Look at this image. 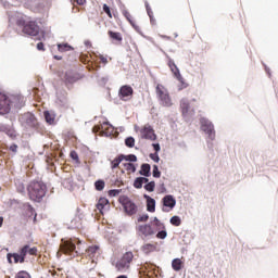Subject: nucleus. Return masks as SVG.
Returning <instances> with one entry per match:
<instances>
[{"label":"nucleus","mask_w":278,"mask_h":278,"mask_svg":"<svg viewBox=\"0 0 278 278\" xmlns=\"http://www.w3.org/2000/svg\"><path fill=\"white\" fill-rule=\"evenodd\" d=\"M138 231L140 236H143V238L155 236V230L153 229V227H151L150 224L139 225Z\"/></svg>","instance_id":"obj_13"},{"label":"nucleus","mask_w":278,"mask_h":278,"mask_svg":"<svg viewBox=\"0 0 278 278\" xmlns=\"http://www.w3.org/2000/svg\"><path fill=\"white\" fill-rule=\"evenodd\" d=\"M27 252L29 253V255H36V253H38V249H36V248H30V247L28 245Z\"/></svg>","instance_id":"obj_52"},{"label":"nucleus","mask_w":278,"mask_h":278,"mask_svg":"<svg viewBox=\"0 0 278 278\" xmlns=\"http://www.w3.org/2000/svg\"><path fill=\"white\" fill-rule=\"evenodd\" d=\"M123 160H125L126 162H138V156H136V154H123Z\"/></svg>","instance_id":"obj_37"},{"label":"nucleus","mask_w":278,"mask_h":278,"mask_svg":"<svg viewBox=\"0 0 278 278\" xmlns=\"http://www.w3.org/2000/svg\"><path fill=\"white\" fill-rule=\"evenodd\" d=\"M152 175L156 179H160V177H162V172H160V167H157V165H153Z\"/></svg>","instance_id":"obj_39"},{"label":"nucleus","mask_w":278,"mask_h":278,"mask_svg":"<svg viewBox=\"0 0 278 278\" xmlns=\"http://www.w3.org/2000/svg\"><path fill=\"white\" fill-rule=\"evenodd\" d=\"M123 154H119L117 157H115L113 161H111V168L114 170V168H118L121 166V162H123Z\"/></svg>","instance_id":"obj_25"},{"label":"nucleus","mask_w":278,"mask_h":278,"mask_svg":"<svg viewBox=\"0 0 278 278\" xmlns=\"http://www.w3.org/2000/svg\"><path fill=\"white\" fill-rule=\"evenodd\" d=\"M142 186H143L142 177H137L134 181V188H137V190H140Z\"/></svg>","instance_id":"obj_40"},{"label":"nucleus","mask_w":278,"mask_h":278,"mask_svg":"<svg viewBox=\"0 0 278 278\" xmlns=\"http://www.w3.org/2000/svg\"><path fill=\"white\" fill-rule=\"evenodd\" d=\"M122 12L125 18L128 21V23H130V25L134 27V29H136V31H140V26H137L136 24H134V21H131V14L128 13V11L125 9H123Z\"/></svg>","instance_id":"obj_22"},{"label":"nucleus","mask_w":278,"mask_h":278,"mask_svg":"<svg viewBox=\"0 0 278 278\" xmlns=\"http://www.w3.org/2000/svg\"><path fill=\"white\" fill-rule=\"evenodd\" d=\"M143 199H146V200H147V202H149V201L153 200V198H151V197H150V195H148V194H144V195H143Z\"/></svg>","instance_id":"obj_61"},{"label":"nucleus","mask_w":278,"mask_h":278,"mask_svg":"<svg viewBox=\"0 0 278 278\" xmlns=\"http://www.w3.org/2000/svg\"><path fill=\"white\" fill-rule=\"evenodd\" d=\"M81 227V217L74 216L71 222L67 224V228L70 229H80Z\"/></svg>","instance_id":"obj_18"},{"label":"nucleus","mask_w":278,"mask_h":278,"mask_svg":"<svg viewBox=\"0 0 278 278\" xmlns=\"http://www.w3.org/2000/svg\"><path fill=\"white\" fill-rule=\"evenodd\" d=\"M156 94L159 98L160 105H162L163 108H173V99L170 98L168 90H166L164 86H156Z\"/></svg>","instance_id":"obj_4"},{"label":"nucleus","mask_w":278,"mask_h":278,"mask_svg":"<svg viewBox=\"0 0 278 278\" xmlns=\"http://www.w3.org/2000/svg\"><path fill=\"white\" fill-rule=\"evenodd\" d=\"M43 116L46 118V123H48V125H54L55 123V114L49 112V111H45L43 112Z\"/></svg>","instance_id":"obj_21"},{"label":"nucleus","mask_w":278,"mask_h":278,"mask_svg":"<svg viewBox=\"0 0 278 278\" xmlns=\"http://www.w3.org/2000/svg\"><path fill=\"white\" fill-rule=\"evenodd\" d=\"M132 260H134V254L131 252H126L123 255V257L119 261H117L115 268H117L119 273H125V270L129 268V264H131Z\"/></svg>","instance_id":"obj_7"},{"label":"nucleus","mask_w":278,"mask_h":278,"mask_svg":"<svg viewBox=\"0 0 278 278\" xmlns=\"http://www.w3.org/2000/svg\"><path fill=\"white\" fill-rule=\"evenodd\" d=\"M161 51H162V53H164L165 58H167V60H168V62H167L168 67L172 68L173 66H175L176 65L175 61H173V59H170V56H168L164 50L161 49Z\"/></svg>","instance_id":"obj_43"},{"label":"nucleus","mask_w":278,"mask_h":278,"mask_svg":"<svg viewBox=\"0 0 278 278\" xmlns=\"http://www.w3.org/2000/svg\"><path fill=\"white\" fill-rule=\"evenodd\" d=\"M100 61L102 62V64H108V58L100 55Z\"/></svg>","instance_id":"obj_57"},{"label":"nucleus","mask_w":278,"mask_h":278,"mask_svg":"<svg viewBox=\"0 0 278 278\" xmlns=\"http://www.w3.org/2000/svg\"><path fill=\"white\" fill-rule=\"evenodd\" d=\"M146 10H147V13H148V16H149L151 23H153V11L151 10L149 2H146Z\"/></svg>","instance_id":"obj_41"},{"label":"nucleus","mask_w":278,"mask_h":278,"mask_svg":"<svg viewBox=\"0 0 278 278\" xmlns=\"http://www.w3.org/2000/svg\"><path fill=\"white\" fill-rule=\"evenodd\" d=\"M149 220V214H143L138 217V223H147Z\"/></svg>","instance_id":"obj_47"},{"label":"nucleus","mask_w":278,"mask_h":278,"mask_svg":"<svg viewBox=\"0 0 278 278\" xmlns=\"http://www.w3.org/2000/svg\"><path fill=\"white\" fill-rule=\"evenodd\" d=\"M58 50L61 52V53H64L66 51H73V48L68 45V43H59L58 45Z\"/></svg>","instance_id":"obj_29"},{"label":"nucleus","mask_w":278,"mask_h":278,"mask_svg":"<svg viewBox=\"0 0 278 278\" xmlns=\"http://www.w3.org/2000/svg\"><path fill=\"white\" fill-rule=\"evenodd\" d=\"M139 175L142 177H149L151 175V165L148 163H143L141 165V169L139 170Z\"/></svg>","instance_id":"obj_19"},{"label":"nucleus","mask_w":278,"mask_h":278,"mask_svg":"<svg viewBox=\"0 0 278 278\" xmlns=\"http://www.w3.org/2000/svg\"><path fill=\"white\" fill-rule=\"evenodd\" d=\"M27 190L29 199L37 201V203H40L47 194V186L42 181H31Z\"/></svg>","instance_id":"obj_3"},{"label":"nucleus","mask_w":278,"mask_h":278,"mask_svg":"<svg viewBox=\"0 0 278 278\" xmlns=\"http://www.w3.org/2000/svg\"><path fill=\"white\" fill-rule=\"evenodd\" d=\"M142 251H143V253L149 254V253L155 251V245L148 243L142 247Z\"/></svg>","instance_id":"obj_31"},{"label":"nucleus","mask_w":278,"mask_h":278,"mask_svg":"<svg viewBox=\"0 0 278 278\" xmlns=\"http://www.w3.org/2000/svg\"><path fill=\"white\" fill-rule=\"evenodd\" d=\"M141 136L146 140H156L157 136L155 135V130H153V127L151 125H146L141 130Z\"/></svg>","instance_id":"obj_14"},{"label":"nucleus","mask_w":278,"mask_h":278,"mask_svg":"<svg viewBox=\"0 0 278 278\" xmlns=\"http://www.w3.org/2000/svg\"><path fill=\"white\" fill-rule=\"evenodd\" d=\"M152 147H153L155 153H160V151H161V149H162V148L160 147V143H153Z\"/></svg>","instance_id":"obj_53"},{"label":"nucleus","mask_w":278,"mask_h":278,"mask_svg":"<svg viewBox=\"0 0 278 278\" xmlns=\"http://www.w3.org/2000/svg\"><path fill=\"white\" fill-rule=\"evenodd\" d=\"M118 97L122 101H129L134 97V88L129 85H124L119 88Z\"/></svg>","instance_id":"obj_11"},{"label":"nucleus","mask_w":278,"mask_h":278,"mask_svg":"<svg viewBox=\"0 0 278 278\" xmlns=\"http://www.w3.org/2000/svg\"><path fill=\"white\" fill-rule=\"evenodd\" d=\"M172 268L176 270V273H179V270L184 268V262L181 261V258H174L172 261Z\"/></svg>","instance_id":"obj_20"},{"label":"nucleus","mask_w":278,"mask_h":278,"mask_svg":"<svg viewBox=\"0 0 278 278\" xmlns=\"http://www.w3.org/2000/svg\"><path fill=\"white\" fill-rule=\"evenodd\" d=\"M125 144L129 149H134V147L136 144V139H134V137H128V138L125 139Z\"/></svg>","instance_id":"obj_34"},{"label":"nucleus","mask_w":278,"mask_h":278,"mask_svg":"<svg viewBox=\"0 0 278 278\" xmlns=\"http://www.w3.org/2000/svg\"><path fill=\"white\" fill-rule=\"evenodd\" d=\"M17 27H22L23 34L26 36H38L40 34V26L34 21L27 22L25 16L17 14L15 20Z\"/></svg>","instance_id":"obj_2"},{"label":"nucleus","mask_w":278,"mask_h":278,"mask_svg":"<svg viewBox=\"0 0 278 278\" xmlns=\"http://www.w3.org/2000/svg\"><path fill=\"white\" fill-rule=\"evenodd\" d=\"M18 123L24 131H36V129H40V122L36 115L31 112H26L18 116Z\"/></svg>","instance_id":"obj_1"},{"label":"nucleus","mask_w":278,"mask_h":278,"mask_svg":"<svg viewBox=\"0 0 278 278\" xmlns=\"http://www.w3.org/2000/svg\"><path fill=\"white\" fill-rule=\"evenodd\" d=\"M153 223H154V226L157 228V229H164V225L162 224V222H160V219L157 217H154L153 218Z\"/></svg>","instance_id":"obj_45"},{"label":"nucleus","mask_w":278,"mask_h":278,"mask_svg":"<svg viewBox=\"0 0 278 278\" xmlns=\"http://www.w3.org/2000/svg\"><path fill=\"white\" fill-rule=\"evenodd\" d=\"M161 38H164L165 40H170V37H168L166 35H162Z\"/></svg>","instance_id":"obj_64"},{"label":"nucleus","mask_w":278,"mask_h":278,"mask_svg":"<svg viewBox=\"0 0 278 278\" xmlns=\"http://www.w3.org/2000/svg\"><path fill=\"white\" fill-rule=\"evenodd\" d=\"M75 249H77L75 247V242H73V240H64L62 239V243L60 245V251L61 253H64L65 255H77V251H75Z\"/></svg>","instance_id":"obj_9"},{"label":"nucleus","mask_w":278,"mask_h":278,"mask_svg":"<svg viewBox=\"0 0 278 278\" xmlns=\"http://www.w3.org/2000/svg\"><path fill=\"white\" fill-rule=\"evenodd\" d=\"M109 36H110V38H112L113 40H116L117 42L123 41V36L121 35V33L110 30Z\"/></svg>","instance_id":"obj_28"},{"label":"nucleus","mask_w":278,"mask_h":278,"mask_svg":"<svg viewBox=\"0 0 278 278\" xmlns=\"http://www.w3.org/2000/svg\"><path fill=\"white\" fill-rule=\"evenodd\" d=\"M124 210L129 216H134V214L138 212L136 203L131 202L130 200H126V202L124 203Z\"/></svg>","instance_id":"obj_16"},{"label":"nucleus","mask_w":278,"mask_h":278,"mask_svg":"<svg viewBox=\"0 0 278 278\" xmlns=\"http://www.w3.org/2000/svg\"><path fill=\"white\" fill-rule=\"evenodd\" d=\"M72 160H79V155H77V152H71Z\"/></svg>","instance_id":"obj_56"},{"label":"nucleus","mask_w":278,"mask_h":278,"mask_svg":"<svg viewBox=\"0 0 278 278\" xmlns=\"http://www.w3.org/2000/svg\"><path fill=\"white\" fill-rule=\"evenodd\" d=\"M121 189H111L109 190V197H118L121 194Z\"/></svg>","instance_id":"obj_44"},{"label":"nucleus","mask_w":278,"mask_h":278,"mask_svg":"<svg viewBox=\"0 0 278 278\" xmlns=\"http://www.w3.org/2000/svg\"><path fill=\"white\" fill-rule=\"evenodd\" d=\"M168 236V232L166 231V227L164 226L163 230H159L156 233V238L159 240H165V238Z\"/></svg>","instance_id":"obj_32"},{"label":"nucleus","mask_w":278,"mask_h":278,"mask_svg":"<svg viewBox=\"0 0 278 278\" xmlns=\"http://www.w3.org/2000/svg\"><path fill=\"white\" fill-rule=\"evenodd\" d=\"M150 159H152L156 164L160 163V155L157 153H151Z\"/></svg>","instance_id":"obj_49"},{"label":"nucleus","mask_w":278,"mask_h":278,"mask_svg":"<svg viewBox=\"0 0 278 278\" xmlns=\"http://www.w3.org/2000/svg\"><path fill=\"white\" fill-rule=\"evenodd\" d=\"M10 100V108H16L17 110H21L23 105H25V97L23 96H9Z\"/></svg>","instance_id":"obj_12"},{"label":"nucleus","mask_w":278,"mask_h":278,"mask_svg":"<svg viewBox=\"0 0 278 278\" xmlns=\"http://www.w3.org/2000/svg\"><path fill=\"white\" fill-rule=\"evenodd\" d=\"M37 49L38 51H45V43L42 42L37 43Z\"/></svg>","instance_id":"obj_54"},{"label":"nucleus","mask_w":278,"mask_h":278,"mask_svg":"<svg viewBox=\"0 0 278 278\" xmlns=\"http://www.w3.org/2000/svg\"><path fill=\"white\" fill-rule=\"evenodd\" d=\"M162 203H163V208H162L163 212H168L166 207H169V210H173L175 205H177V200H175L173 195L167 194L162 199Z\"/></svg>","instance_id":"obj_15"},{"label":"nucleus","mask_w":278,"mask_h":278,"mask_svg":"<svg viewBox=\"0 0 278 278\" xmlns=\"http://www.w3.org/2000/svg\"><path fill=\"white\" fill-rule=\"evenodd\" d=\"M14 15H9V23H14Z\"/></svg>","instance_id":"obj_63"},{"label":"nucleus","mask_w":278,"mask_h":278,"mask_svg":"<svg viewBox=\"0 0 278 278\" xmlns=\"http://www.w3.org/2000/svg\"><path fill=\"white\" fill-rule=\"evenodd\" d=\"M16 278H31V276H29V273L22 270L17 273Z\"/></svg>","instance_id":"obj_46"},{"label":"nucleus","mask_w":278,"mask_h":278,"mask_svg":"<svg viewBox=\"0 0 278 278\" xmlns=\"http://www.w3.org/2000/svg\"><path fill=\"white\" fill-rule=\"evenodd\" d=\"M0 131H2V134H7L10 138H14L16 136L14 128L8 124H0Z\"/></svg>","instance_id":"obj_17"},{"label":"nucleus","mask_w":278,"mask_h":278,"mask_svg":"<svg viewBox=\"0 0 278 278\" xmlns=\"http://www.w3.org/2000/svg\"><path fill=\"white\" fill-rule=\"evenodd\" d=\"M29 250V245H24L20 251L21 264L25 263V257L27 256V251Z\"/></svg>","instance_id":"obj_27"},{"label":"nucleus","mask_w":278,"mask_h":278,"mask_svg":"<svg viewBox=\"0 0 278 278\" xmlns=\"http://www.w3.org/2000/svg\"><path fill=\"white\" fill-rule=\"evenodd\" d=\"M12 253H8L7 254V260H8V262H9V264H12Z\"/></svg>","instance_id":"obj_58"},{"label":"nucleus","mask_w":278,"mask_h":278,"mask_svg":"<svg viewBox=\"0 0 278 278\" xmlns=\"http://www.w3.org/2000/svg\"><path fill=\"white\" fill-rule=\"evenodd\" d=\"M170 68V72L173 73L174 77H176V79L178 81H184V76H181V73L179 72V67H177L176 65H173Z\"/></svg>","instance_id":"obj_23"},{"label":"nucleus","mask_w":278,"mask_h":278,"mask_svg":"<svg viewBox=\"0 0 278 278\" xmlns=\"http://www.w3.org/2000/svg\"><path fill=\"white\" fill-rule=\"evenodd\" d=\"M200 129L205 134L208 140L216 139V130L214 129V124L207 117H202L200 119Z\"/></svg>","instance_id":"obj_5"},{"label":"nucleus","mask_w":278,"mask_h":278,"mask_svg":"<svg viewBox=\"0 0 278 278\" xmlns=\"http://www.w3.org/2000/svg\"><path fill=\"white\" fill-rule=\"evenodd\" d=\"M143 188L148 192H154V190H155V181H150V182L146 184Z\"/></svg>","instance_id":"obj_38"},{"label":"nucleus","mask_w":278,"mask_h":278,"mask_svg":"<svg viewBox=\"0 0 278 278\" xmlns=\"http://www.w3.org/2000/svg\"><path fill=\"white\" fill-rule=\"evenodd\" d=\"M56 97H58L61 105H64V103H66V96L65 94L60 97V93L56 92Z\"/></svg>","instance_id":"obj_50"},{"label":"nucleus","mask_w":278,"mask_h":278,"mask_svg":"<svg viewBox=\"0 0 278 278\" xmlns=\"http://www.w3.org/2000/svg\"><path fill=\"white\" fill-rule=\"evenodd\" d=\"M169 223L170 225H174V227H179V225H181V217L175 215L169 219Z\"/></svg>","instance_id":"obj_30"},{"label":"nucleus","mask_w":278,"mask_h":278,"mask_svg":"<svg viewBox=\"0 0 278 278\" xmlns=\"http://www.w3.org/2000/svg\"><path fill=\"white\" fill-rule=\"evenodd\" d=\"M12 257L15 264H18V262L21 264V255L18 253H12Z\"/></svg>","instance_id":"obj_51"},{"label":"nucleus","mask_w":278,"mask_h":278,"mask_svg":"<svg viewBox=\"0 0 278 278\" xmlns=\"http://www.w3.org/2000/svg\"><path fill=\"white\" fill-rule=\"evenodd\" d=\"M141 181H142V184L144 185H147V184H149V178H147V176H144V177H141Z\"/></svg>","instance_id":"obj_59"},{"label":"nucleus","mask_w":278,"mask_h":278,"mask_svg":"<svg viewBox=\"0 0 278 278\" xmlns=\"http://www.w3.org/2000/svg\"><path fill=\"white\" fill-rule=\"evenodd\" d=\"M76 3L78 5H84V3H86V0H76Z\"/></svg>","instance_id":"obj_60"},{"label":"nucleus","mask_w":278,"mask_h":278,"mask_svg":"<svg viewBox=\"0 0 278 278\" xmlns=\"http://www.w3.org/2000/svg\"><path fill=\"white\" fill-rule=\"evenodd\" d=\"M17 190H18V192L23 193V192H25V187L20 186V187L17 188Z\"/></svg>","instance_id":"obj_62"},{"label":"nucleus","mask_w":278,"mask_h":278,"mask_svg":"<svg viewBox=\"0 0 278 278\" xmlns=\"http://www.w3.org/2000/svg\"><path fill=\"white\" fill-rule=\"evenodd\" d=\"M92 131L93 134H100V136H105L108 138L114 132V127L110 125V122H104L100 125L93 126Z\"/></svg>","instance_id":"obj_8"},{"label":"nucleus","mask_w":278,"mask_h":278,"mask_svg":"<svg viewBox=\"0 0 278 278\" xmlns=\"http://www.w3.org/2000/svg\"><path fill=\"white\" fill-rule=\"evenodd\" d=\"M192 103H197V99L189 101L188 99L182 98L180 100V110L185 118L194 115V106L191 105Z\"/></svg>","instance_id":"obj_6"},{"label":"nucleus","mask_w":278,"mask_h":278,"mask_svg":"<svg viewBox=\"0 0 278 278\" xmlns=\"http://www.w3.org/2000/svg\"><path fill=\"white\" fill-rule=\"evenodd\" d=\"M103 12L108 14L109 18H112V11L110 10L108 4H103Z\"/></svg>","instance_id":"obj_48"},{"label":"nucleus","mask_w":278,"mask_h":278,"mask_svg":"<svg viewBox=\"0 0 278 278\" xmlns=\"http://www.w3.org/2000/svg\"><path fill=\"white\" fill-rule=\"evenodd\" d=\"M108 205H110V201L105 198H101L97 204V208L101 212Z\"/></svg>","instance_id":"obj_26"},{"label":"nucleus","mask_w":278,"mask_h":278,"mask_svg":"<svg viewBox=\"0 0 278 278\" xmlns=\"http://www.w3.org/2000/svg\"><path fill=\"white\" fill-rule=\"evenodd\" d=\"M94 188H96V190H98V192H101V190H103L105 188V181L97 180L94 182Z\"/></svg>","instance_id":"obj_36"},{"label":"nucleus","mask_w":278,"mask_h":278,"mask_svg":"<svg viewBox=\"0 0 278 278\" xmlns=\"http://www.w3.org/2000/svg\"><path fill=\"white\" fill-rule=\"evenodd\" d=\"M124 166L126 170H130V173H136V165H134V163H125Z\"/></svg>","instance_id":"obj_42"},{"label":"nucleus","mask_w":278,"mask_h":278,"mask_svg":"<svg viewBox=\"0 0 278 278\" xmlns=\"http://www.w3.org/2000/svg\"><path fill=\"white\" fill-rule=\"evenodd\" d=\"M61 79H63V81H67L68 84H73L74 81V78L71 72H66L64 76H61Z\"/></svg>","instance_id":"obj_35"},{"label":"nucleus","mask_w":278,"mask_h":278,"mask_svg":"<svg viewBox=\"0 0 278 278\" xmlns=\"http://www.w3.org/2000/svg\"><path fill=\"white\" fill-rule=\"evenodd\" d=\"M17 150H18V146H16V144H12L10 147V151H12L13 153H16Z\"/></svg>","instance_id":"obj_55"},{"label":"nucleus","mask_w":278,"mask_h":278,"mask_svg":"<svg viewBox=\"0 0 278 278\" xmlns=\"http://www.w3.org/2000/svg\"><path fill=\"white\" fill-rule=\"evenodd\" d=\"M10 96L0 92V115L10 114Z\"/></svg>","instance_id":"obj_10"},{"label":"nucleus","mask_w":278,"mask_h":278,"mask_svg":"<svg viewBox=\"0 0 278 278\" xmlns=\"http://www.w3.org/2000/svg\"><path fill=\"white\" fill-rule=\"evenodd\" d=\"M99 245H91L87 249V255L90 257H94V255H99Z\"/></svg>","instance_id":"obj_24"},{"label":"nucleus","mask_w":278,"mask_h":278,"mask_svg":"<svg viewBox=\"0 0 278 278\" xmlns=\"http://www.w3.org/2000/svg\"><path fill=\"white\" fill-rule=\"evenodd\" d=\"M147 211L152 213L155 212V199L147 202Z\"/></svg>","instance_id":"obj_33"}]
</instances>
